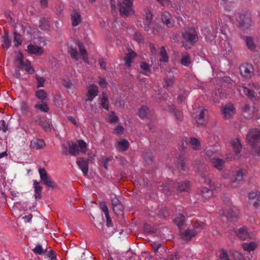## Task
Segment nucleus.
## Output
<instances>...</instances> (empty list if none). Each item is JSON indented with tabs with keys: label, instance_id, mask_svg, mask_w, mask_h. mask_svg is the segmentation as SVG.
<instances>
[{
	"label": "nucleus",
	"instance_id": "f257e3e1",
	"mask_svg": "<svg viewBox=\"0 0 260 260\" xmlns=\"http://www.w3.org/2000/svg\"><path fill=\"white\" fill-rule=\"evenodd\" d=\"M246 140L252 150L260 154V129L257 128L249 129L246 136Z\"/></svg>",
	"mask_w": 260,
	"mask_h": 260
},
{
	"label": "nucleus",
	"instance_id": "f03ea898",
	"mask_svg": "<svg viewBox=\"0 0 260 260\" xmlns=\"http://www.w3.org/2000/svg\"><path fill=\"white\" fill-rule=\"evenodd\" d=\"M198 41V36L196 29L193 27H188L184 29L182 34V44L185 48H190L189 45H193Z\"/></svg>",
	"mask_w": 260,
	"mask_h": 260
},
{
	"label": "nucleus",
	"instance_id": "7ed1b4c3",
	"mask_svg": "<svg viewBox=\"0 0 260 260\" xmlns=\"http://www.w3.org/2000/svg\"><path fill=\"white\" fill-rule=\"evenodd\" d=\"M205 226V223L199 221L194 223L191 226L187 227L185 230L181 229L180 232L181 234L182 238L185 241H188L192 238L195 237L197 234V229H203Z\"/></svg>",
	"mask_w": 260,
	"mask_h": 260
},
{
	"label": "nucleus",
	"instance_id": "20e7f679",
	"mask_svg": "<svg viewBox=\"0 0 260 260\" xmlns=\"http://www.w3.org/2000/svg\"><path fill=\"white\" fill-rule=\"evenodd\" d=\"M133 0H122L119 2L117 6L120 15L123 17H127L135 13L133 8Z\"/></svg>",
	"mask_w": 260,
	"mask_h": 260
},
{
	"label": "nucleus",
	"instance_id": "39448f33",
	"mask_svg": "<svg viewBox=\"0 0 260 260\" xmlns=\"http://www.w3.org/2000/svg\"><path fill=\"white\" fill-rule=\"evenodd\" d=\"M40 179L45 186L48 189H53L56 186V183L52 180L44 168H40L39 169Z\"/></svg>",
	"mask_w": 260,
	"mask_h": 260
},
{
	"label": "nucleus",
	"instance_id": "423d86ee",
	"mask_svg": "<svg viewBox=\"0 0 260 260\" xmlns=\"http://www.w3.org/2000/svg\"><path fill=\"white\" fill-rule=\"evenodd\" d=\"M236 20L238 22L239 27L243 30L248 29L251 26V20L247 15L239 14Z\"/></svg>",
	"mask_w": 260,
	"mask_h": 260
},
{
	"label": "nucleus",
	"instance_id": "0eeeda50",
	"mask_svg": "<svg viewBox=\"0 0 260 260\" xmlns=\"http://www.w3.org/2000/svg\"><path fill=\"white\" fill-rule=\"evenodd\" d=\"M223 214L229 221L234 222L239 218V211L236 207H234L229 209Z\"/></svg>",
	"mask_w": 260,
	"mask_h": 260
},
{
	"label": "nucleus",
	"instance_id": "6e6552de",
	"mask_svg": "<svg viewBox=\"0 0 260 260\" xmlns=\"http://www.w3.org/2000/svg\"><path fill=\"white\" fill-rule=\"evenodd\" d=\"M244 173L241 170L237 171L234 176L231 178L230 183L233 188L237 187L240 182L243 181Z\"/></svg>",
	"mask_w": 260,
	"mask_h": 260
},
{
	"label": "nucleus",
	"instance_id": "1a4fd4ad",
	"mask_svg": "<svg viewBox=\"0 0 260 260\" xmlns=\"http://www.w3.org/2000/svg\"><path fill=\"white\" fill-rule=\"evenodd\" d=\"M138 115L141 119H148L152 116L153 111L146 106H142L138 109Z\"/></svg>",
	"mask_w": 260,
	"mask_h": 260
},
{
	"label": "nucleus",
	"instance_id": "9d476101",
	"mask_svg": "<svg viewBox=\"0 0 260 260\" xmlns=\"http://www.w3.org/2000/svg\"><path fill=\"white\" fill-rule=\"evenodd\" d=\"M235 233L239 239L242 240L250 239L252 236L251 233L248 231V229L246 226H242L239 228L237 231H235Z\"/></svg>",
	"mask_w": 260,
	"mask_h": 260
},
{
	"label": "nucleus",
	"instance_id": "9b49d317",
	"mask_svg": "<svg viewBox=\"0 0 260 260\" xmlns=\"http://www.w3.org/2000/svg\"><path fill=\"white\" fill-rule=\"evenodd\" d=\"M240 73L242 76L250 78L253 73V68L251 64H246L240 67Z\"/></svg>",
	"mask_w": 260,
	"mask_h": 260
},
{
	"label": "nucleus",
	"instance_id": "f8f14e48",
	"mask_svg": "<svg viewBox=\"0 0 260 260\" xmlns=\"http://www.w3.org/2000/svg\"><path fill=\"white\" fill-rule=\"evenodd\" d=\"M208 111L205 109L201 110L199 114L196 115L194 118L198 124L201 126L205 125L207 123V119L206 118V115L207 114Z\"/></svg>",
	"mask_w": 260,
	"mask_h": 260
},
{
	"label": "nucleus",
	"instance_id": "ddd939ff",
	"mask_svg": "<svg viewBox=\"0 0 260 260\" xmlns=\"http://www.w3.org/2000/svg\"><path fill=\"white\" fill-rule=\"evenodd\" d=\"M76 162L82 170L84 176H86L88 172V160L84 159L83 157H79L77 158Z\"/></svg>",
	"mask_w": 260,
	"mask_h": 260
},
{
	"label": "nucleus",
	"instance_id": "4468645a",
	"mask_svg": "<svg viewBox=\"0 0 260 260\" xmlns=\"http://www.w3.org/2000/svg\"><path fill=\"white\" fill-rule=\"evenodd\" d=\"M222 114L225 119H230L235 113V108L232 104H229L223 107L221 109Z\"/></svg>",
	"mask_w": 260,
	"mask_h": 260
},
{
	"label": "nucleus",
	"instance_id": "2eb2a0df",
	"mask_svg": "<svg viewBox=\"0 0 260 260\" xmlns=\"http://www.w3.org/2000/svg\"><path fill=\"white\" fill-rule=\"evenodd\" d=\"M161 19L162 23L168 27H171L174 25V21L172 19L171 14L168 12H165L161 14Z\"/></svg>",
	"mask_w": 260,
	"mask_h": 260
},
{
	"label": "nucleus",
	"instance_id": "dca6fc26",
	"mask_svg": "<svg viewBox=\"0 0 260 260\" xmlns=\"http://www.w3.org/2000/svg\"><path fill=\"white\" fill-rule=\"evenodd\" d=\"M168 111L172 113L175 117L177 122H181L183 119V113L182 111L177 110L174 105H171L168 106Z\"/></svg>",
	"mask_w": 260,
	"mask_h": 260
},
{
	"label": "nucleus",
	"instance_id": "f3484780",
	"mask_svg": "<svg viewBox=\"0 0 260 260\" xmlns=\"http://www.w3.org/2000/svg\"><path fill=\"white\" fill-rule=\"evenodd\" d=\"M35 121L40 125L46 132L51 131L50 124L40 115H38L35 118Z\"/></svg>",
	"mask_w": 260,
	"mask_h": 260
},
{
	"label": "nucleus",
	"instance_id": "a211bd4d",
	"mask_svg": "<svg viewBox=\"0 0 260 260\" xmlns=\"http://www.w3.org/2000/svg\"><path fill=\"white\" fill-rule=\"evenodd\" d=\"M231 145L234 150L235 158L240 157V153L242 148L241 144L239 139H236L231 142Z\"/></svg>",
	"mask_w": 260,
	"mask_h": 260
},
{
	"label": "nucleus",
	"instance_id": "6ab92c4d",
	"mask_svg": "<svg viewBox=\"0 0 260 260\" xmlns=\"http://www.w3.org/2000/svg\"><path fill=\"white\" fill-rule=\"evenodd\" d=\"M189 182L188 181H182L178 183L177 190L179 194L182 192H188L190 190Z\"/></svg>",
	"mask_w": 260,
	"mask_h": 260
},
{
	"label": "nucleus",
	"instance_id": "aec40b11",
	"mask_svg": "<svg viewBox=\"0 0 260 260\" xmlns=\"http://www.w3.org/2000/svg\"><path fill=\"white\" fill-rule=\"evenodd\" d=\"M72 24L74 26L79 25L81 21V15L79 12L74 10L71 14Z\"/></svg>",
	"mask_w": 260,
	"mask_h": 260
},
{
	"label": "nucleus",
	"instance_id": "412c9836",
	"mask_svg": "<svg viewBox=\"0 0 260 260\" xmlns=\"http://www.w3.org/2000/svg\"><path fill=\"white\" fill-rule=\"evenodd\" d=\"M28 52L30 54L41 55L43 53V50L37 45L29 44L27 46Z\"/></svg>",
	"mask_w": 260,
	"mask_h": 260
},
{
	"label": "nucleus",
	"instance_id": "4be33fe9",
	"mask_svg": "<svg viewBox=\"0 0 260 260\" xmlns=\"http://www.w3.org/2000/svg\"><path fill=\"white\" fill-rule=\"evenodd\" d=\"M248 197L250 200V204H252L255 208H257L258 206V202L260 198L257 192L252 191L250 192Z\"/></svg>",
	"mask_w": 260,
	"mask_h": 260
},
{
	"label": "nucleus",
	"instance_id": "5701e85b",
	"mask_svg": "<svg viewBox=\"0 0 260 260\" xmlns=\"http://www.w3.org/2000/svg\"><path fill=\"white\" fill-rule=\"evenodd\" d=\"M45 145V142L42 139H34L30 142L31 147L36 149H42Z\"/></svg>",
	"mask_w": 260,
	"mask_h": 260
},
{
	"label": "nucleus",
	"instance_id": "b1692460",
	"mask_svg": "<svg viewBox=\"0 0 260 260\" xmlns=\"http://www.w3.org/2000/svg\"><path fill=\"white\" fill-rule=\"evenodd\" d=\"M212 165L219 170H223L224 165V161L221 159L213 157L211 158Z\"/></svg>",
	"mask_w": 260,
	"mask_h": 260
},
{
	"label": "nucleus",
	"instance_id": "393cba45",
	"mask_svg": "<svg viewBox=\"0 0 260 260\" xmlns=\"http://www.w3.org/2000/svg\"><path fill=\"white\" fill-rule=\"evenodd\" d=\"M159 62L158 65L161 68L162 62H167L168 61V56L166 49L164 46H161L160 50Z\"/></svg>",
	"mask_w": 260,
	"mask_h": 260
},
{
	"label": "nucleus",
	"instance_id": "a878e982",
	"mask_svg": "<svg viewBox=\"0 0 260 260\" xmlns=\"http://www.w3.org/2000/svg\"><path fill=\"white\" fill-rule=\"evenodd\" d=\"M243 39L245 41L247 48L252 51H255L256 45L254 42L253 38L249 36H244Z\"/></svg>",
	"mask_w": 260,
	"mask_h": 260
},
{
	"label": "nucleus",
	"instance_id": "bb28decb",
	"mask_svg": "<svg viewBox=\"0 0 260 260\" xmlns=\"http://www.w3.org/2000/svg\"><path fill=\"white\" fill-rule=\"evenodd\" d=\"M70 153L73 156H77L79 154V149L78 145L72 141L68 142Z\"/></svg>",
	"mask_w": 260,
	"mask_h": 260
},
{
	"label": "nucleus",
	"instance_id": "cd10ccee",
	"mask_svg": "<svg viewBox=\"0 0 260 260\" xmlns=\"http://www.w3.org/2000/svg\"><path fill=\"white\" fill-rule=\"evenodd\" d=\"M242 247L244 251L250 252L256 248L257 245L254 242H244L242 244Z\"/></svg>",
	"mask_w": 260,
	"mask_h": 260
},
{
	"label": "nucleus",
	"instance_id": "c85d7f7f",
	"mask_svg": "<svg viewBox=\"0 0 260 260\" xmlns=\"http://www.w3.org/2000/svg\"><path fill=\"white\" fill-rule=\"evenodd\" d=\"M174 223L177 225L179 230L182 229L181 227L185 222V217L182 214L179 213L178 215L174 219Z\"/></svg>",
	"mask_w": 260,
	"mask_h": 260
},
{
	"label": "nucleus",
	"instance_id": "c756f323",
	"mask_svg": "<svg viewBox=\"0 0 260 260\" xmlns=\"http://www.w3.org/2000/svg\"><path fill=\"white\" fill-rule=\"evenodd\" d=\"M156 214L160 218H166L169 215L167 208L163 206H159L156 211Z\"/></svg>",
	"mask_w": 260,
	"mask_h": 260
},
{
	"label": "nucleus",
	"instance_id": "7c9ffc66",
	"mask_svg": "<svg viewBox=\"0 0 260 260\" xmlns=\"http://www.w3.org/2000/svg\"><path fill=\"white\" fill-rule=\"evenodd\" d=\"M39 27L42 30H48L50 29L49 21L45 18H41L39 21Z\"/></svg>",
	"mask_w": 260,
	"mask_h": 260
},
{
	"label": "nucleus",
	"instance_id": "2f4dec72",
	"mask_svg": "<svg viewBox=\"0 0 260 260\" xmlns=\"http://www.w3.org/2000/svg\"><path fill=\"white\" fill-rule=\"evenodd\" d=\"M34 186L35 191V197L36 199H41L42 198V187L39 185V183L36 181H34Z\"/></svg>",
	"mask_w": 260,
	"mask_h": 260
},
{
	"label": "nucleus",
	"instance_id": "473e14b6",
	"mask_svg": "<svg viewBox=\"0 0 260 260\" xmlns=\"http://www.w3.org/2000/svg\"><path fill=\"white\" fill-rule=\"evenodd\" d=\"M99 93V88L98 87L92 84L90 85L88 89L87 92L86 94V95H89L95 97L98 95Z\"/></svg>",
	"mask_w": 260,
	"mask_h": 260
},
{
	"label": "nucleus",
	"instance_id": "72a5a7b5",
	"mask_svg": "<svg viewBox=\"0 0 260 260\" xmlns=\"http://www.w3.org/2000/svg\"><path fill=\"white\" fill-rule=\"evenodd\" d=\"M100 105L102 108L107 111L109 110V100L106 93L104 92L102 93V97L100 101Z\"/></svg>",
	"mask_w": 260,
	"mask_h": 260
},
{
	"label": "nucleus",
	"instance_id": "f704fd0d",
	"mask_svg": "<svg viewBox=\"0 0 260 260\" xmlns=\"http://www.w3.org/2000/svg\"><path fill=\"white\" fill-rule=\"evenodd\" d=\"M77 45L79 47V52L82 55V59L85 62H88V56L86 49L83 45L81 42H78Z\"/></svg>",
	"mask_w": 260,
	"mask_h": 260
},
{
	"label": "nucleus",
	"instance_id": "c9c22d12",
	"mask_svg": "<svg viewBox=\"0 0 260 260\" xmlns=\"http://www.w3.org/2000/svg\"><path fill=\"white\" fill-rule=\"evenodd\" d=\"M32 250L34 253L39 255L45 254L47 252V248H46L44 249L42 247V245L40 244H38L37 245H36L35 247L33 248Z\"/></svg>",
	"mask_w": 260,
	"mask_h": 260
},
{
	"label": "nucleus",
	"instance_id": "e433bc0d",
	"mask_svg": "<svg viewBox=\"0 0 260 260\" xmlns=\"http://www.w3.org/2000/svg\"><path fill=\"white\" fill-rule=\"evenodd\" d=\"M142 156L145 161L147 164L151 162L153 158L152 152L149 151H144L142 153Z\"/></svg>",
	"mask_w": 260,
	"mask_h": 260
},
{
	"label": "nucleus",
	"instance_id": "4c0bfd02",
	"mask_svg": "<svg viewBox=\"0 0 260 260\" xmlns=\"http://www.w3.org/2000/svg\"><path fill=\"white\" fill-rule=\"evenodd\" d=\"M201 194L205 199H209L212 196V191L206 187H202L201 191Z\"/></svg>",
	"mask_w": 260,
	"mask_h": 260
},
{
	"label": "nucleus",
	"instance_id": "58836bf2",
	"mask_svg": "<svg viewBox=\"0 0 260 260\" xmlns=\"http://www.w3.org/2000/svg\"><path fill=\"white\" fill-rule=\"evenodd\" d=\"M243 92L251 100H253L255 98V92L253 90L246 87H243Z\"/></svg>",
	"mask_w": 260,
	"mask_h": 260
},
{
	"label": "nucleus",
	"instance_id": "ea45409f",
	"mask_svg": "<svg viewBox=\"0 0 260 260\" xmlns=\"http://www.w3.org/2000/svg\"><path fill=\"white\" fill-rule=\"evenodd\" d=\"M35 108L44 112H48L49 108L48 107L47 104L46 103L42 102L41 104H36Z\"/></svg>",
	"mask_w": 260,
	"mask_h": 260
},
{
	"label": "nucleus",
	"instance_id": "a19ab883",
	"mask_svg": "<svg viewBox=\"0 0 260 260\" xmlns=\"http://www.w3.org/2000/svg\"><path fill=\"white\" fill-rule=\"evenodd\" d=\"M190 144L193 149H199L200 148V142L195 138H191L190 139Z\"/></svg>",
	"mask_w": 260,
	"mask_h": 260
},
{
	"label": "nucleus",
	"instance_id": "79ce46f5",
	"mask_svg": "<svg viewBox=\"0 0 260 260\" xmlns=\"http://www.w3.org/2000/svg\"><path fill=\"white\" fill-rule=\"evenodd\" d=\"M3 41L4 43L3 46L5 47L7 49H8L11 45V41L10 39L9 38L8 32L5 33L4 36L3 37Z\"/></svg>",
	"mask_w": 260,
	"mask_h": 260
},
{
	"label": "nucleus",
	"instance_id": "37998d69",
	"mask_svg": "<svg viewBox=\"0 0 260 260\" xmlns=\"http://www.w3.org/2000/svg\"><path fill=\"white\" fill-rule=\"evenodd\" d=\"M140 68L144 70L143 74L145 75H149L150 73V69L149 64L144 61L140 63Z\"/></svg>",
	"mask_w": 260,
	"mask_h": 260
},
{
	"label": "nucleus",
	"instance_id": "c03bdc74",
	"mask_svg": "<svg viewBox=\"0 0 260 260\" xmlns=\"http://www.w3.org/2000/svg\"><path fill=\"white\" fill-rule=\"evenodd\" d=\"M180 62L182 65L184 66H189L191 61L188 54L183 55L181 59Z\"/></svg>",
	"mask_w": 260,
	"mask_h": 260
},
{
	"label": "nucleus",
	"instance_id": "a18cd8bd",
	"mask_svg": "<svg viewBox=\"0 0 260 260\" xmlns=\"http://www.w3.org/2000/svg\"><path fill=\"white\" fill-rule=\"evenodd\" d=\"M36 96L39 99L44 100L47 96V93L44 90L41 89L36 92Z\"/></svg>",
	"mask_w": 260,
	"mask_h": 260
},
{
	"label": "nucleus",
	"instance_id": "49530a36",
	"mask_svg": "<svg viewBox=\"0 0 260 260\" xmlns=\"http://www.w3.org/2000/svg\"><path fill=\"white\" fill-rule=\"evenodd\" d=\"M165 85L164 87L167 88L169 86H171L174 83V79L173 76L170 75V77H167L165 79Z\"/></svg>",
	"mask_w": 260,
	"mask_h": 260
},
{
	"label": "nucleus",
	"instance_id": "de8ad7c7",
	"mask_svg": "<svg viewBox=\"0 0 260 260\" xmlns=\"http://www.w3.org/2000/svg\"><path fill=\"white\" fill-rule=\"evenodd\" d=\"M118 144L120 149L123 151L126 150L129 146V143L126 140L120 141L118 142Z\"/></svg>",
	"mask_w": 260,
	"mask_h": 260
},
{
	"label": "nucleus",
	"instance_id": "09e8293b",
	"mask_svg": "<svg viewBox=\"0 0 260 260\" xmlns=\"http://www.w3.org/2000/svg\"><path fill=\"white\" fill-rule=\"evenodd\" d=\"M78 146L80 151L84 153H85V152L86 151L87 145L83 140L78 141Z\"/></svg>",
	"mask_w": 260,
	"mask_h": 260
},
{
	"label": "nucleus",
	"instance_id": "8fccbe9b",
	"mask_svg": "<svg viewBox=\"0 0 260 260\" xmlns=\"http://www.w3.org/2000/svg\"><path fill=\"white\" fill-rule=\"evenodd\" d=\"M119 119L118 117L115 115V112L111 111L109 115V122L111 123L116 122L118 121Z\"/></svg>",
	"mask_w": 260,
	"mask_h": 260
},
{
	"label": "nucleus",
	"instance_id": "3c124183",
	"mask_svg": "<svg viewBox=\"0 0 260 260\" xmlns=\"http://www.w3.org/2000/svg\"><path fill=\"white\" fill-rule=\"evenodd\" d=\"M14 42L17 43V44L15 45L16 46H18V45H20L22 43V37L21 35L16 32H14Z\"/></svg>",
	"mask_w": 260,
	"mask_h": 260
},
{
	"label": "nucleus",
	"instance_id": "603ef678",
	"mask_svg": "<svg viewBox=\"0 0 260 260\" xmlns=\"http://www.w3.org/2000/svg\"><path fill=\"white\" fill-rule=\"evenodd\" d=\"M36 79L37 81V87L39 88L43 87L45 82V79L39 75H36Z\"/></svg>",
	"mask_w": 260,
	"mask_h": 260
},
{
	"label": "nucleus",
	"instance_id": "864d4df0",
	"mask_svg": "<svg viewBox=\"0 0 260 260\" xmlns=\"http://www.w3.org/2000/svg\"><path fill=\"white\" fill-rule=\"evenodd\" d=\"M69 52L70 54L71 57L73 59H78V52L76 49H74L72 47H70L69 50Z\"/></svg>",
	"mask_w": 260,
	"mask_h": 260
},
{
	"label": "nucleus",
	"instance_id": "5fc2aeb1",
	"mask_svg": "<svg viewBox=\"0 0 260 260\" xmlns=\"http://www.w3.org/2000/svg\"><path fill=\"white\" fill-rule=\"evenodd\" d=\"M219 257L221 260H229V256L224 250L219 252Z\"/></svg>",
	"mask_w": 260,
	"mask_h": 260
},
{
	"label": "nucleus",
	"instance_id": "6e6d98bb",
	"mask_svg": "<svg viewBox=\"0 0 260 260\" xmlns=\"http://www.w3.org/2000/svg\"><path fill=\"white\" fill-rule=\"evenodd\" d=\"M134 40L137 41L139 43H140L143 41V35L138 32H135L134 36Z\"/></svg>",
	"mask_w": 260,
	"mask_h": 260
},
{
	"label": "nucleus",
	"instance_id": "4d7b16f0",
	"mask_svg": "<svg viewBox=\"0 0 260 260\" xmlns=\"http://www.w3.org/2000/svg\"><path fill=\"white\" fill-rule=\"evenodd\" d=\"M113 209L114 211L117 214H120V213L122 211L123 206H122L121 203H120L117 205H115V206H113Z\"/></svg>",
	"mask_w": 260,
	"mask_h": 260
},
{
	"label": "nucleus",
	"instance_id": "13d9d810",
	"mask_svg": "<svg viewBox=\"0 0 260 260\" xmlns=\"http://www.w3.org/2000/svg\"><path fill=\"white\" fill-rule=\"evenodd\" d=\"M184 165H185V164H184V162L182 158H181V157H180L179 158V159L178 160V166H177L178 169L180 170H183V171L186 170V169L184 167Z\"/></svg>",
	"mask_w": 260,
	"mask_h": 260
},
{
	"label": "nucleus",
	"instance_id": "bf43d9fd",
	"mask_svg": "<svg viewBox=\"0 0 260 260\" xmlns=\"http://www.w3.org/2000/svg\"><path fill=\"white\" fill-rule=\"evenodd\" d=\"M124 128L122 125L119 124L117 126V127L114 129V133L116 134H121L123 133Z\"/></svg>",
	"mask_w": 260,
	"mask_h": 260
},
{
	"label": "nucleus",
	"instance_id": "052dcab7",
	"mask_svg": "<svg viewBox=\"0 0 260 260\" xmlns=\"http://www.w3.org/2000/svg\"><path fill=\"white\" fill-rule=\"evenodd\" d=\"M46 254L50 258V260H57L56 254L53 250H50Z\"/></svg>",
	"mask_w": 260,
	"mask_h": 260
},
{
	"label": "nucleus",
	"instance_id": "680f3d73",
	"mask_svg": "<svg viewBox=\"0 0 260 260\" xmlns=\"http://www.w3.org/2000/svg\"><path fill=\"white\" fill-rule=\"evenodd\" d=\"M215 152L216 150L214 148H211L206 150V154L209 157H211Z\"/></svg>",
	"mask_w": 260,
	"mask_h": 260
},
{
	"label": "nucleus",
	"instance_id": "e2e57ef3",
	"mask_svg": "<svg viewBox=\"0 0 260 260\" xmlns=\"http://www.w3.org/2000/svg\"><path fill=\"white\" fill-rule=\"evenodd\" d=\"M199 165V167H198L197 168V170L198 172L200 173V174H201V176L202 177L205 178V174L202 172V170L205 167V165L202 163H201Z\"/></svg>",
	"mask_w": 260,
	"mask_h": 260
},
{
	"label": "nucleus",
	"instance_id": "0e129e2a",
	"mask_svg": "<svg viewBox=\"0 0 260 260\" xmlns=\"http://www.w3.org/2000/svg\"><path fill=\"white\" fill-rule=\"evenodd\" d=\"M111 204L113 207L121 203L119 200V199L115 196L114 198H111Z\"/></svg>",
	"mask_w": 260,
	"mask_h": 260
},
{
	"label": "nucleus",
	"instance_id": "69168bd1",
	"mask_svg": "<svg viewBox=\"0 0 260 260\" xmlns=\"http://www.w3.org/2000/svg\"><path fill=\"white\" fill-rule=\"evenodd\" d=\"M234 256L235 260H245L243 255L238 252L235 253Z\"/></svg>",
	"mask_w": 260,
	"mask_h": 260
},
{
	"label": "nucleus",
	"instance_id": "338daca9",
	"mask_svg": "<svg viewBox=\"0 0 260 260\" xmlns=\"http://www.w3.org/2000/svg\"><path fill=\"white\" fill-rule=\"evenodd\" d=\"M21 108L23 112L28 111V107L27 104L24 102L21 103Z\"/></svg>",
	"mask_w": 260,
	"mask_h": 260
},
{
	"label": "nucleus",
	"instance_id": "774afa93",
	"mask_svg": "<svg viewBox=\"0 0 260 260\" xmlns=\"http://www.w3.org/2000/svg\"><path fill=\"white\" fill-rule=\"evenodd\" d=\"M61 152H62V154L65 156H67L69 154L68 147L65 144H63L62 145Z\"/></svg>",
	"mask_w": 260,
	"mask_h": 260
}]
</instances>
